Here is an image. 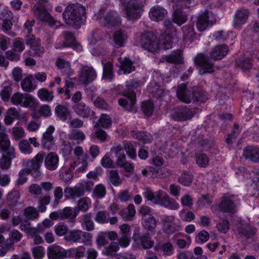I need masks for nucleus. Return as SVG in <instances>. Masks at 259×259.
<instances>
[{
    "label": "nucleus",
    "mask_w": 259,
    "mask_h": 259,
    "mask_svg": "<svg viewBox=\"0 0 259 259\" xmlns=\"http://www.w3.org/2000/svg\"><path fill=\"white\" fill-rule=\"evenodd\" d=\"M127 38V32L125 30H118L113 35L115 45L117 47H122L126 43Z\"/></svg>",
    "instance_id": "32"
},
{
    "label": "nucleus",
    "mask_w": 259,
    "mask_h": 259,
    "mask_svg": "<svg viewBox=\"0 0 259 259\" xmlns=\"http://www.w3.org/2000/svg\"><path fill=\"white\" fill-rule=\"evenodd\" d=\"M56 116L61 120L65 121L70 116V112L67 107L62 105H58L55 107Z\"/></svg>",
    "instance_id": "40"
},
{
    "label": "nucleus",
    "mask_w": 259,
    "mask_h": 259,
    "mask_svg": "<svg viewBox=\"0 0 259 259\" xmlns=\"http://www.w3.org/2000/svg\"><path fill=\"white\" fill-rule=\"evenodd\" d=\"M37 94L38 98L43 101L50 102L54 98L53 93L44 88L39 90Z\"/></svg>",
    "instance_id": "47"
},
{
    "label": "nucleus",
    "mask_w": 259,
    "mask_h": 259,
    "mask_svg": "<svg viewBox=\"0 0 259 259\" xmlns=\"http://www.w3.org/2000/svg\"><path fill=\"white\" fill-rule=\"evenodd\" d=\"M33 76L30 75L22 80L21 87L23 91L29 93L33 92L36 88V85L33 83Z\"/></svg>",
    "instance_id": "36"
},
{
    "label": "nucleus",
    "mask_w": 259,
    "mask_h": 259,
    "mask_svg": "<svg viewBox=\"0 0 259 259\" xmlns=\"http://www.w3.org/2000/svg\"><path fill=\"white\" fill-rule=\"evenodd\" d=\"M44 48L40 46V44L31 46L25 54L27 53L29 56L41 57L44 53Z\"/></svg>",
    "instance_id": "50"
},
{
    "label": "nucleus",
    "mask_w": 259,
    "mask_h": 259,
    "mask_svg": "<svg viewBox=\"0 0 259 259\" xmlns=\"http://www.w3.org/2000/svg\"><path fill=\"white\" fill-rule=\"evenodd\" d=\"M123 145L128 156L132 159H135L137 154L134 144L130 142L124 141L123 142Z\"/></svg>",
    "instance_id": "51"
},
{
    "label": "nucleus",
    "mask_w": 259,
    "mask_h": 259,
    "mask_svg": "<svg viewBox=\"0 0 259 259\" xmlns=\"http://www.w3.org/2000/svg\"><path fill=\"white\" fill-rule=\"evenodd\" d=\"M143 195L148 201L167 209L177 210L179 207V203L161 190L154 192L151 188L147 187L145 189Z\"/></svg>",
    "instance_id": "1"
},
{
    "label": "nucleus",
    "mask_w": 259,
    "mask_h": 259,
    "mask_svg": "<svg viewBox=\"0 0 259 259\" xmlns=\"http://www.w3.org/2000/svg\"><path fill=\"white\" fill-rule=\"evenodd\" d=\"M142 110L147 116H150L153 111V104L150 101L143 102L142 104Z\"/></svg>",
    "instance_id": "62"
},
{
    "label": "nucleus",
    "mask_w": 259,
    "mask_h": 259,
    "mask_svg": "<svg viewBox=\"0 0 259 259\" xmlns=\"http://www.w3.org/2000/svg\"><path fill=\"white\" fill-rule=\"evenodd\" d=\"M194 92L195 87L187 88L185 84H181L178 88L177 95L181 101L188 104L191 102Z\"/></svg>",
    "instance_id": "14"
},
{
    "label": "nucleus",
    "mask_w": 259,
    "mask_h": 259,
    "mask_svg": "<svg viewBox=\"0 0 259 259\" xmlns=\"http://www.w3.org/2000/svg\"><path fill=\"white\" fill-rule=\"evenodd\" d=\"M210 236L205 230H202L199 232L195 237V241L198 243H204L208 241Z\"/></svg>",
    "instance_id": "63"
},
{
    "label": "nucleus",
    "mask_w": 259,
    "mask_h": 259,
    "mask_svg": "<svg viewBox=\"0 0 259 259\" xmlns=\"http://www.w3.org/2000/svg\"><path fill=\"white\" fill-rule=\"evenodd\" d=\"M234 198V196H225L222 198L219 207L223 212L233 213L236 211V205Z\"/></svg>",
    "instance_id": "19"
},
{
    "label": "nucleus",
    "mask_w": 259,
    "mask_h": 259,
    "mask_svg": "<svg viewBox=\"0 0 259 259\" xmlns=\"http://www.w3.org/2000/svg\"><path fill=\"white\" fill-rule=\"evenodd\" d=\"M45 157L44 152H38L32 160L27 162V166L30 168L39 169Z\"/></svg>",
    "instance_id": "33"
},
{
    "label": "nucleus",
    "mask_w": 259,
    "mask_h": 259,
    "mask_svg": "<svg viewBox=\"0 0 259 259\" xmlns=\"http://www.w3.org/2000/svg\"><path fill=\"white\" fill-rule=\"evenodd\" d=\"M85 135L80 130H73L69 134V138L70 140L76 141L77 144H79L85 139Z\"/></svg>",
    "instance_id": "44"
},
{
    "label": "nucleus",
    "mask_w": 259,
    "mask_h": 259,
    "mask_svg": "<svg viewBox=\"0 0 259 259\" xmlns=\"http://www.w3.org/2000/svg\"><path fill=\"white\" fill-rule=\"evenodd\" d=\"M183 33V38L185 40L192 41L196 38V33L192 25H188L182 28Z\"/></svg>",
    "instance_id": "41"
},
{
    "label": "nucleus",
    "mask_w": 259,
    "mask_h": 259,
    "mask_svg": "<svg viewBox=\"0 0 259 259\" xmlns=\"http://www.w3.org/2000/svg\"><path fill=\"white\" fill-rule=\"evenodd\" d=\"M194 115V112L186 106L175 109L171 116L177 121H185L191 119Z\"/></svg>",
    "instance_id": "16"
},
{
    "label": "nucleus",
    "mask_w": 259,
    "mask_h": 259,
    "mask_svg": "<svg viewBox=\"0 0 259 259\" xmlns=\"http://www.w3.org/2000/svg\"><path fill=\"white\" fill-rule=\"evenodd\" d=\"M136 209L133 204H130L128 206L120 211L122 218L126 221H131L135 215Z\"/></svg>",
    "instance_id": "43"
},
{
    "label": "nucleus",
    "mask_w": 259,
    "mask_h": 259,
    "mask_svg": "<svg viewBox=\"0 0 259 259\" xmlns=\"http://www.w3.org/2000/svg\"><path fill=\"white\" fill-rule=\"evenodd\" d=\"M136 94L133 91L123 93V97L118 100L119 104L127 110H135Z\"/></svg>",
    "instance_id": "12"
},
{
    "label": "nucleus",
    "mask_w": 259,
    "mask_h": 259,
    "mask_svg": "<svg viewBox=\"0 0 259 259\" xmlns=\"http://www.w3.org/2000/svg\"><path fill=\"white\" fill-rule=\"evenodd\" d=\"M195 63L198 67L199 73H211L214 71L215 67L209 58L203 54L197 55L195 59Z\"/></svg>",
    "instance_id": "7"
},
{
    "label": "nucleus",
    "mask_w": 259,
    "mask_h": 259,
    "mask_svg": "<svg viewBox=\"0 0 259 259\" xmlns=\"http://www.w3.org/2000/svg\"><path fill=\"white\" fill-rule=\"evenodd\" d=\"M141 40L142 47L149 52H154L159 47L157 35L153 32L148 31L143 34L141 36Z\"/></svg>",
    "instance_id": "8"
},
{
    "label": "nucleus",
    "mask_w": 259,
    "mask_h": 259,
    "mask_svg": "<svg viewBox=\"0 0 259 259\" xmlns=\"http://www.w3.org/2000/svg\"><path fill=\"white\" fill-rule=\"evenodd\" d=\"M18 147L20 151L24 154H29L32 152V148L27 140L24 139L20 141Z\"/></svg>",
    "instance_id": "53"
},
{
    "label": "nucleus",
    "mask_w": 259,
    "mask_h": 259,
    "mask_svg": "<svg viewBox=\"0 0 259 259\" xmlns=\"http://www.w3.org/2000/svg\"><path fill=\"white\" fill-rule=\"evenodd\" d=\"M94 19L101 25L108 28L118 26L121 23V18L116 11H110L104 14L103 11H100L95 15Z\"/></svg>",
    "instance_id": "3"
},
{
    "label": "nucleus",
    "mask_w": 259,
    "mask_h": 259,
    "mask_svg": "<svg viewBox=\"0 0 259 259\" xmlns=\"http://www.w3.org/2000/svg\"><path fill=\"white\" fill-rule=\"evenodd\" d=\"M193 101L199 102H204L207 99L206 92L203 91L198 90L195 87V92L193 94Z\"/></svg>",
    "instance_id": "54"
},
{
    "label": "nucleus",
    "mask_w": 259,
    "mask_h": 259,
    "mask_svg": "<svg viewBox=\"0 0 259 259\" xmlns=\"http://www.w3.org/2000/svg\"><path fill=\"white\" fill-rule=\"evenodd\" d=\"M103 67V72L102 79L105 80L111 79L113 78V65L110 62L104 63H102Z\"/></svg>",
    "instance_id": "45"
},
{
    "label": "nucleus",
    "mask_w": 259,
    "mask_h": 259,
    "mask_svg": "<svg viewBox=\"0 0 259 259\" xmlns=\"http://www.w3.org/2000/svg\"><path fill=\"white\" fill-rule=\"evenodd\" d=\"M64 238L67 241L85 243L91 241L92 235L77 229L70 230L68 231Z\"/></svg>",
    "instance_id": "10"
},
{
    "label": "nucleus",
    "mask_w": 259,
    "mask_h": 259,
    "mask_svg": "<svg viewBox=\"0 0 259 259\" xmlns=\"http://www.w3.org/2000/svg\"><path fill=\"white\" fill-rule=\"evenodd\" d=\"M164 59L170 63H181L182 61L181 52L180 51H177L169 55L165 56Z\"/></svg>",
    "instance_id": "52"
},
{
    "label": "nucleus",
    "mask_w": 259,
    "mask_h": 259,
    "mask_svg": "<svg viewBox=\"0 0 259 259\" xmlns=\"http://www.w3.org/2000/svg\"><path fill=\"white\" fill-rule=\"evenodd\" d=\"M11 102L14 105H19L25 108H34L37 104L36 99L32 96L19 92L12 95Z\"/></svg>",
    "instance_id": "5"
},
{
    "label": "nucleus",
    "mask_w": 259,
    "mask_h": 259,
    "mask_svg": "<svg viewBox=\"0 0 259 259\" xmlns=\"http://www.w3.org/2000/svg\"><path fill=\"white\" fill-rule=\"evenodd\" d=\"M109 213L106 210H101L98 211L95 217V220L96 222L100 224H105L108 223Z\"/></svg>",
    "instance_id": "56"
},
{
    "label": "nucleus",
    "mask_w": 259,
    "mask_h": 259,
    "mask_svg": "<svg viewBox=\"0 0 259 259\" xmlns=\"http://www.w3.org/2000/svg\"><path fill=\"white\" fill-rule=\"evenodd\" d=\"M13 83L10 80L5 81L2 86L0 92V96L4 102H8L11 99L12 93Z\"/></svg>",
    "instance_id": "29"
},
{
    "label": "nucleus",
    "mask_w": 259,
    "mask_h": 259,
    "mask_svg": "<svg viewBox=\"0 0 259 259\" xmlns=\"http://www.w3.org/2000/svg\"><path fill=\"white\" fill-rule=\"evenodd\" d=\"M213 23V21L210 19L209 12L205 11L198 16L196 25L198 30L202 31L206 29L209 24Z\"/></svg>",
    "instance_id": "20"
},
{
    "label": "nucleus",
    "mask_w": 259,
    "mask_h": 259,
    "mask_svg": "<svg viewBox=\"0 0 259 259\" xmlns=\"http://www.w3.org/2000/svg\"><path fill=\"white\" fill-rule=\"evenodd\" d=\"M63 17L68 24L79 26L85 21V9L80 5H69L63 12Z\"/></svg>",
    "instance_id": "2"
},
{
    "label": "nucleus",
    "mask_w": 259,
    "mask_h": 259,
    "mask_svg": "<svg viewBox=\"0 0 259 259\" xmlns=\"http://www.w3.org/2000/svg\"><path fill=\"white\" fill-rule=\"evenodd\" d=\"M167 15V10L160 6H154L151 8L149 15L151 20L159 21L164 19Z\"/></svg>",
    "instance_id": "22"
},
{
    "label": "nucleus",
    "mask_w": 259,
    "mask_h": 259,
    "mask_svg": "<svg viewBox=\"0 0 259 259\" xmlns=\"http://www.w3.org/2000/svg\"><path fill=\"white\" fill-rule=\"evenodd\" d=\"M56 65L64 75H71L73 72V70L71 68L70 63L64 59H57L56 61Z\"/></svg>",
    "instance_id": "31"
},
{
    "label": "nucleus",
    "mask_w": 259,
    "mask_h": 259,
    "mask_svg": "<svg viewBox=\"0 0 259 259\" xmlns=\"http://www.w3.org/2000/svg\"><path fill=\"white\" fill-rule=\"evenodd\" d=\"M85 248L80 246L76 248H72L67 250V256H74L76 258H80L84 256Z\"/></svg>",
    "instance_id": "46"
},
{
    "label": "nucleus",
    "mask_w": 259,
    "mask_h": 259,
    "mask_svg": "<svg viewBox=\"0 0 259 259\" xmlns=\"http://www.w3.org/2000/svg\"><path fill=\"white\" fill-rule=\"evenodd\" d=\"M243 156L254 162H259V147L248 146L243 150Z\"/></svg>",
    "instance_id": "28"
},
{
    "label": "nucleus",
    "mask_w": 259,
    "mask_h": 259,
    "mask_svg": "<svg viewBox=\"0 0 259 259\" xmlns=\"http://www.w3.org/2000/svg\"><path fill=\"white\" fill-rule=\"evenodd\" d=\"M16 157V152L14 151L13 155H11L8 152L6 154H3L0 159V168L2 170L9 169L12 164V160Z\"/></svg>",
    "instance_id": "37"
},
{
    "label": "nucleus",
    "mask_w": 259,
    "mask_h": 259,
    "mask_svg": "<svg viewBox=\"0 0 259 259\" xmlns=\"http://www.w3.org/2000/svg\"><path fill=\"white\" fill-rule=\"evenodd\" d=\"M35 16L39 20L46 22L50 26L55 25L57 21L51 16L47 12L45 6L41 3H38L34 6L32 9Z\"/></svg>",
    "instance_id": "9"
},
{
    "label": "nucleus",
    "mask_w": 259,
    "mask_h": 259,
    "mask_svg": "<svg viewBox=\"0 0 259 259\" xmlns=\"http://www.w3.org/2000/svg\"><path fill=\"white\" fill-rule=\"evenodd\" d=\"M237 231L241 237L246 239L252 238L256 233L255 230L248 224H240L237 228Z\"/></svg>",
    "instance_id": "27"
},
{
    "label": "nucleus",
    "mask_w": 259,
    "mask_h": 259,
    "mask_svg": "<svg viewBox=\"0 0 259 259\" xmlns=\"http://www.w3.org/2000/svg\"><path fill=\"white\" fill-rule=\"evenodd\" d=\"M151 92L152 95L157 99L161 98L166 94L165 90L157 84L152 87Z\"/></svg>",
    "instance_id": "61"
},
{
    "label": "nucleus",
    "mask_w": 259,
    "mask_h": 259,
    "mask_svg": "<svg viewBox=\"0 0 259 259\" xmlns=\"http://www.w3.org/2000/svg\"><path fill=\"white\" fill-rule=\"evenodd\" d=\"M63 35L64 38V42L62 45H59L58 43H57L55 45L56 49L70 47L76 49L77 51H80L82 50L81 46L76 42L72 33L70 31H66L64 32Z\"/></svg>",
    "instance_id": "18"
},
{
    "label": "nucleus",
    "mask_w": 259,
    "mask_h": 259,
    "mask_svg": "<svg viewBox=\"0 0 259 259\" xmlns=\"http://www.w3.org/2000/svg\"><path fill=\"white\" fill-rule=\"evenodd\" d=\"M193 180V176L189 171H184L179 178V182L185 186H189Z\"/></svg>",
    "instance_id": "48"
},
{
    "label": "nucleus",
    "mask_w": 259,
    "mask_h": 259,
    "mask_svg": "<svg viewBox=\"0 0 259 259\" xmlns=\"http://www.w3.org/2000/svg\"><path fill=\"white\" fill-rule=\"evenodd\" d=\"M97 76L96 71L93 67L82 65L78 72V81L83 85L87 86L96 79Z\"/></svg>",
    "instance_id": "6"
},
{
    "label": "nucleus",
    "mask_w": 259,
    "mask_h": 259,
    "mask_svg": "<svg viewBox=\"0 0 259 259\" xmlns=\"http://www.w3.org/2000/svg\"><path fill=\"white\" fill-rule=\"evenodd\" d=\"M47 255L49 259H65L68 257L67 250L59 245H52L48 248Z\"/></svg>",
    "instance_id": "15"
},
{
    "label": "nucleus",
    "mask_w": 259,
    "mask_h": 259,
    "mask_svg": "<svg viewBox=\"0 0 259 259\" xmlns=\"http://www.w3.org/2000/svg\"><path fill=\"white\" fill-rule=\"evenodd\" d=\"M79 222L82 224H84L85 229L88 231H91L94 229V224L92 220L91 213H87L83 214L79 218Z\"/></svg>",
    "instance_id": "42"
},
{
    "label": "nucleus",
    "mask_w": 259,
    "mask_h": 259,
    "mask_svg": "<svg viewBox=\"0 0 259 259\" xmlns=\"http://www.w3.org/2000/svg\"><path fill=\"white\" fill-rule=\"evenodd\" d=\"M109 183L114 186H119L122 182L118 172L114 170L110 171L109 175Z\"/></svg>",
    "instance_id": "60"
},
{
    "label": "nucleus",
    "mask_w": 259,
    "mask_h": 259,
    "mask_svg": "<svg viewBox=\"0 0 259 259\" xmlns=\"http://www.w3.org/2000/svg\"><path fill=\"white\" fill-rule=\"evenodd\" d=\"M64 194L67 198L79 197L84 194V187L82 184H78L73 188L67 187L64 190Z\"/></svg>",
    "instance_id": "24"
},
{
    "label": "nucleus",
    "mask_w": 259,
    "mask_h": 259,
    "mask_svg": "<svg viewBox=\"0 0 259 259\" xmlns=\"http://www.w3.org/2000/svg\"><path fill=\"white\" fill-rule=\"evenodd\" d=\"M249 12L247 9L238 10L235 15L234 25L235 27H239L244 24L249 16Z\"/></svg>",
    "instance_id": "30"
},
{
    "label": "nucleus",
    "mask_w": 259,
    "mask_h": 259,
    "mask_svg": "<svg viewBox=\"0 0 259 259\" xmlns=\"http://www.w3.org/2000/svg\"><path fill=\"white\" fill-rule=\"evenodd\" d=\"M106 194L105 187L102 184H99L95 186L93 192V197L96 199L103 198Z\"/></svg>",
    "instance_id": "49"
},
{
    "label": "nucleus",
    "mask_w": 259,
    "mask_h": 259,
    "mask_svg": "<svg viewBox=\"0 0 259 259\" xmlns=\"http://www.w3.org/2000/svg\"><path fill=\"white\" fill-rule=\"evenodd\" d=\"M197 164L201 167H206L209 163V159L205 154H196Z\"/></svg>",
    "instance_id": "64"
},
{
    "label": "nucleus",
    "mask_w": 259,
    "mask_h": 259,
    "mask_svg": "<svg viewBox=\"0 0 259 259\" xmlns=\"http://www.w3.org/2000/svg\"><path fill=\"white\" fill-rule=\"evenodd\" d=\"M133 239L139 247L144 249L151 248L154 245V241L151 239L149 233L142 234L139 233H134Z\"/></svg>",
    "instance_id": "11"
},
{
    "label": "nucleus",
    "mask_w": 259,
    "mask_h": 259,
    "mask_svg": "<svg viewBox=\"0 0 259 259\" xmlns=\"http://www.w3.org/2000/svg\"><path fill=\"white\" fill-rule=\"evenodd\" d=\"M141 224L146 230L152 233L155 232L157 222L153 215L145 218H142Z\"/></svg>",
    "instance_id": "34"
},
{
    "label": "nucleus",
    "mask_w": 259,
    "mask_h": 259,
    "mask_svg": "<svg viewBox=\"0 0 259 259\" xmlns=\"http://www.w3.org/2000/svg\"><path fill=\"white\" fill-rule=\"evenodd\" d=\"M177 31L176 28L171 29V33L169 31H165L160 36L159 41V46L163 47L166 50L172 47V43L177 38Z\"/></svg>",
    "instance_id": "13"
},
{
    "label": "nucleus",
    "mask_w": 259,
    "mask_h": 259,
    "mask_svg": "<svg viewBox=\"0 0 259 259\" xmlns=\"http://www.w3.org/2000/svg\"><path fill=\"white\" fill-rule=\"evenodd\" d=\"M135 138L143 143H148L152 141V136L149 133L145 132H138L135 134Z\"/></svg>",
    "instance_id": "55"
},
{
    "label": "nucleus",
    "mask_w": 259,
    "mask_h": 259,
    "mask_svg": "<svg viewBox=\"0 0 259 259\" xmlns=\"http://www.w3.org/2000/svg\"><path fill=\"white\" fill-rule=\"evenodd\" d=\"M59 161L58 155L55 152H50L45 157V166L49 170H55L58 167Z\"/></svg>",
    "instance_id": "21"
},
{
    "label": "nucleus",
    "mask_w": 259,
    "mask_h": 259,
    "mask_svg": "<svg viewBox=\"0 0 259 259\" xmlns=\"http://www.w3.org/2000/svg\"><path fill=\"white\" fill-rule=\"evenodd\" d=\"M123 11L127 20L135 21L141 17L143 5L138 0H130L123 4Z\"/></svg>",
    "instance_id": "4"
},
{
    "label": "nucleus",
    "mask_w": 259,
    "mask_h": 259,
    "mask_svg": "<svg viewBox=\"0 0 259 259\" xmlns=\"http://www.w3.org/2000/svg\"><path fill=\"white\" fill-rule=\"evenodd\" d=\"M227 45H218L212 49L210 53V57L214 60H220L224 57L228 52Z\"/></svg>",
    "instance_id": "26"
},
{
    "label": "nucleus",
    "mask_w": 259,
    "mask_h": 259,
    "mask_svg": "<svg viewBox=\"0 0 259 259\" xmlns=\"http://www.w3.org/2000/svg\"><path fill=\"white\" fill-rule=\"evenodd\" d=\"M72 108L77 114L83 118L89 117L93 112L91 109L83 102L74 104Z\"/></svg>",
    "instance_id": "25"
},
{
    "label": "nucleus",
    "mask_w": 259,
    "mask_h": 259,
    "mask_svg": "<svg viewBox=\"0 0 259 259\" xmlns=\"http://www.w3.org/2000/svg\"><path fill=\"white\" fill-rule=\"evenodd\" d=\"M118 248V244L116 242H113L108 246L105 247L103 252L108 256H114L116 254Z\"/></svg>",
    "instance_id": "59"
},
{
    "label": "nucleus",
    "mask_w": 259,
    "mask_h": 259,
    "mask_svg": "<svg viewBox=\"0 0 259 259\" xmlns=\"http://www.w3.org/2000/svg\"><path fill=\"white\" fill-rule=\"evenodd\" d=\"M20 114L18 110L14 107L9 108L5 114L4 119L5 123L7 125H11L14 119L19 116Z\"/></svg>",
    "instance_id": "35"
},
{
    "label": "nucleus",
    "mask_w": 259,
    "mask_h": 259,
    "mask_svg": "<svg viewBox=\"0 0 259 259\" xmlns=\"http://www.w3.org/2000/svg\"><path fill=\"white\" fill-rule=\"evenodd\" d=\"M173 21L180 26L187 20V15L180 9H176L172 14Z\"/></svg>",
    "instance_id": "38"
},
{
    "label": "nucleus",
    "mask_w": 259,
    "mask_h": 259,
    "mask_svg": "<svg viewBox=\"0 0 259 259\" xmlns=\"http://www.w3.org/2000/svg\"><path fill=\"white\" fill-rule=\"evenodd\" d=\"M55 130L54 126L50 125L43 134L41 139V145L43 148L50 150L55 145L54 138L53 136Z\"/></svg>",
    "instance_id": "17"
},
{
    "label": "nucleus",
    "mask_w": 259,
    "mask_h": 259,
    "mask_svg": "<svg viewBox=\"0 0 259 259\" xmlns=\"http://www.w3.org/2000/svg\"><path fill=\"white\" fill-rule=\"evenodd\" d=\"M212 201V197L209 194H204L201 195L200 198L198 200L197 204L198 207L201 208L206 205H210Z\"/></svg>",
    "instance_id": "57"
},
{
    "label": "nucleus",
    "mask_w": 259,
    "mask_h": 259,
    "mask_svg": "<svg viewBox=\"0 0 259 259\" xmlns=\"http://www.w3.org/2000/svg\"><path fill=\"white\" fill-rule=\"evenodd\" d=\"M0 151L9 153L10 155H13L14 147L11 145V141L9 136L5 132L0 133Z\"/></svg>",
    "instance_id": "23"
},
{
    "label": "nucleus",
    "mask_w": 259,
    "mask_h": 259,
    "mask_svg": "<svg viewBox=\"0 0 259 259\" xmlns=\"http://www.w3.org/2000/svg\"><path fill=\"white\" fill-rule=\"evenodd\" d=\"M24 215L28 220H35L39 216L36 208L32 206L27 207L24 209Z\"/></svg>",
    "instance_id": "58"
},
{
    "label": "nucleus",
    "mask_w": 259,
    "mask_h": 259,
    "mask_svg": "<svg viewBox=\"0 0 259 259\" xmlns=\"http://www.w3.org/2000/svg\"><path fill=\"white\" fill-rule=\"evenodd\" d=\"M119 60L120 64V68L123 70L124 73L128 74L135 70V66L129 58L121 57Z\"/></svg>",
    "instance_id": "39"
}]
</instances>
